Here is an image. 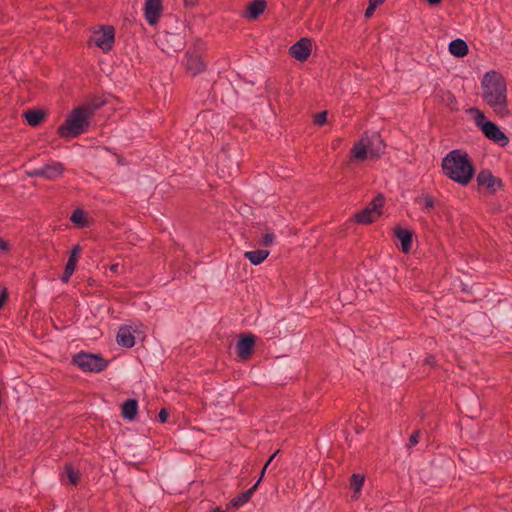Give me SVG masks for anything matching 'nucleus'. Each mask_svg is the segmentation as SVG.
<instances>
[{"instance_id":"obj_1","label":"nucleus","mask_w":512,"mask_h":512,"mask_svg":"<svg viewBox=\"0 0 512 512\" xmlns=\"http://www.w3.org/2000/svg\"><path fill=\"white\" fill-rule=\"evenodd\" d=\"M484 102L500 117L510 114L507 99V83L501 73L491 70L484 74L481 81Z\"/></svg>"},{"instance_id":"obj_2","label":"nucleus","mask_w":512,"mask_h":512,"mask_svg":"<svg viewBox=\"0 0 512 512\" xmlns=\"http://www.w3.org/2000/svg\"><path fill=\"white\" fill-rule=\"evenodd\" d=\"M441 168L444 176L461 186H467L475 176V166L469 154L462 149H454L446 154Z\"/></svg>"},{"instance_id":"obj_3","label":"nucleus","mask_w":512,"mask_h":512,"mask_svg":"<svg viewBox=\"0 0 512 512\" xmlns=\"http://www.w3.org/2000/svg\"><path fill=\"white\" fill-rule=\"evenodd\" d=\"M91 117V109L81 106L74 108L68 114L64 123L58 127V135L62 138H75L81 135L89 127Z\"/></svg>"},{"instance_id":"obj_4","label":"nucleus","mask_w":512,"mask_h":512,"mask_svg":"<svg viewBox=\"0 0 512 512\" xmlns=\"http://www.w3.org/2000/svg\"><path fill=\"white\" fill-rule=\"evenodd\" d=\"M72 363L84 372L99 373L106 369L108 362L98 354L79 352L73 356Z\"/></svg>"},{"instance_id":"obj_5","label":"nucleus","mask_w":512,"mask_h":512,"mask_svg":"<svg viewBox=\"0 0 512 512\" xmlns=\"http://www.w3.org/2000/svg\"><path fill=\"white\" fill-rule=\"evenodd\" d=\"M384 203L385 197L382 194H378L363 210L355 214V221L364 225L373 223L382 215L381 209Z\"/></svg>"},{"instance_id":"obj_6","label":"nucleus","mask_w":512,"mask_h":512,"mask_svg":"<svg viewBox=\"0 0 512 512\" xmlns=\"http://www.w3.org/2000/svg\"><path fill=\"white\" fill-rule=\"evenodd\" d=\"M384 147V144L379 138L376 149H373L368 144H365L364 140L362 139L353 145L350 153L352 159L362 162L366 160L368 157L372 159L378 158L380 154L383 153Z\"/></svg>"},{"instance_id":"obj_7","label":"nucleus","mask_w":512,"mask_h":512,"mask_svg":"<svg viewBox=\"0 0 512 512\" xmlns=\"http://www.w3.org/2000/svg\"><path fill=\"white\" fill-rule=\"evenodd\" d=\"M476 181L479 190L485 189L492 195L504 187L502 179L494 176L489 169L480 170L476 176Z\"/></svg>"},{"instance_id":"obj_8","label":"nucleus","mask_w":512,"mask_h":512,"mask_svg":"<svg viewBox=\"0 0 512 512\" xmlns=\"http://www.w3.org/2000/svg\"><path fill=\"white\" fill-rule=\"evenodd\" d=\"M182 64L186 71L192 76L200 74L206 68V64L202 60L201 54L196 49H189L186 51Z\"/></svg>"},{"instance_id":"obj_9","label":"nucleus","mask_w":512,"mask_h":512,"mask_svg":"<svg viewBox=\"0 0 512 512\" xmlns=\"http://www.w3.org/2000/svg\"><path fill=\"white\" fill-rule=\"evenodd\" d=\"M93 41L104 52L110 51L115 41L114 28L112 26H103L100 31L94 33Z\"/></svg>"},{"instance_id":"obj_10","label":"nucleus","mask_w":512,"mask_h":512,"mask_svg":"<svg viewBox=\"0 0 512 512\" xmlns=\"http://www.w3.org/2000/svg\"><path fill=\"white\" fill-rule=\"evenodd\" d=\"M255 348V336L251 333L242 334L236 344L237 356L240 361H247L251 358Z\"/></svg>"},{"instance_id":"obj_11","label":"nucleus","mask_w":512,"mask_h":512,"mask_svg":"<svg viewBox=\"0 0 512 512\" xmlns=\"http://www.w3.org/2000/svg\"><path fill=\"white\" fill-rule=\"evenodd\" d=\"M482 132L485 137L501 147H505L509 143L508 136L492 121H486V123L482 125Z\"/></svg>"},{"instance_id":"obj_12","label":"nucleus","mask_w":512,"mask_h":512,"mask_svg":"<svg viewBox=\"0 0 512 512\" xmlns=\"http://www.w3.org/2000/svg\"><path fill=\"white\" fill-rule=\"evenodd\" d=\"M311 51L312 40L309 38H301L290 47L289 54L296 60L304 62L310 56Z\"/></svg>"},{"instance_id":"obj_13","label":"nucleus","mask_w":512,"mask_h":512,"mask_svg":"<svg viewBox=\"0 0 512 512\" xmlns=\"http://www.w3.org/2000/svg\"><path fill=\"white\" fill-rule=\"evenodd\" d=\"M162 12V0H146L144 14L147 22L154 25L158 22Z\"/></svg>"},{"instance_id":"obj_14","label":"nucleus","mask_w":512,"mask_h":512,"mask_svg":"<svg viewBox=\"0 0 512 512\" xmlns=\"http://www.w3.org/2000/svg\"><path fill=\"white\" fill-rule=\"evenodd\" d=\"M64 171V165L57 161L42 166L43 178L46 180H56L63 175Z\"/></svg>"},{"instance_id":"obj_15","label":"nucleus","mask_w":512,"mask_h":512,"mask_svg":"<svg viewBox=\"0 0 512 512\" xmlns=\"http://www.w3.org/2000/svg\"><path fill=\"white\" fill-rule=\"evenodd\" d=\"M394 234L401 243V250L404 253H409L412 248L413 232L402 227H396Z\"/></svg>"},{"instance_id":"obj_16","label":"nucleus","mask_w":512,"mask_h":512,"mask_svg":"<svg viewBox=\"0 0 512 512\" xmlns=\"http://www.w3.org/2000/svg\"><path fill=\"white\" fill-rule=\"evenodd\" d=\"M259 484H260V482H255L254 486H252L251 488H249L248 490H246L244 492L239 493L237 496H235L233 499H231V501L227 505V509H230V507L238 509V508L242 507L243 505H245L251 499L254 492L258 488Z\"/></svg>"},{"instance_id":"obj_17","label":"nucleus","mask_w":512,"mask_h":512,"mask_svg":"<svg viewBox=\"0 0 512 512\" xmlns=\"http://www.w3.org/2000/svg\"><path fill=\"white\" fill-rule=\"evenodd\" d=\"M266 7H267V2L265 0H254L247 5L246 11H245V17L248 19L255 20L261 14L264 13Z\"/></svg>"},{"instance_id":"obj_18","label":"nucleus","mask_w":512,"mask_h":512,"mask_svg":"<svg viewBox=\"0 0 512 512\" xmlns=\"http://www.w3.org/2000/svg\"><path fill=\"white\" fill-rule=\"evenodd\" d=\"M116 341L118 345L125 348H132L135 345V337L127 326L120 327Z\"/></svg>"},{"instance_id":"obj_19","label":"nucleus","mask_w":512,"mask_h":512,"mask_svg":"<svg viewBox=\"0 0 512 512\" xmlns=\"http://www.w3.org/2000/svg\"><path fill=\"white\" fill-rule=\"evenodd\" d=\"M227 160V155L225 153L218 156L217 168L221 177H230L238 172L237 163H231L229 167L226 169L225 162Z\"/></svg>"},{"instance_id":"obj_20","label":"nucleus","mask_w":512,"mask_h":512,"mask_svg":"<svg viewBox=\"0 0 512 512\" xmlns=\"http://www.w3.org/2000/svg\"><path fill=\"white\" fill-rule=\"evenodd\" d=\"M449 52L455 57H464L468 54L467 43L462 39H455L449 43Z\"/></svg>"},{"instance_id":"obj_21","label":"nucleus","mask_w":512,"mask_h":512,"mask_svg":"<svg viewBox=\"0 0 512 512\" xmlns=\"http://www.w3.org/2000/svg\"><path fill=\"white\" fill-rule=\"evenodd\" d=\"M138 402L136 399H128L122 404V416L128 420H134L137 416Z\"/></svg>"},{"instance_id":"obj_22","label":"nucleus","mask_w":512,"mask_h":512,"mask_svg":"<svg viewBox=\"0 0 512 512\" xmlns=\"http://www.w3.org/2000/svg\"><path fill=\"white\" fill-rule=\"evenodd\" d=\"M23 115L27 123L32 127L38 126L46 116L45 112L39 109L27 110Z\"/></svg>"},{"instance_id":"obj_23","label":"nucleus","mask_w":512,"mask_h":512,"mask_svg":"<svg viewBox=\"0 0 512 512\" xmlns=\"http://www.w3.org/2000/svg\"><path fill=\"white\" fill-rule=\"evenodd\" d=\"M268 256L269 251L263 249L247 251L244 253V257L247 258L253 265L261 264Z\"/></svg>"},{"instance_id":"obj_24","label":"nucleus","mask_w":512,"mask_h":512,"mask_svg":"<svg viewBox=\"0 0 512 512\" xmlns=\"http://www.w3.org/2000/svg\"><path fill=\"white\" fill-rule=\"evenodd\" d=\"M414 202L423 203L422 211L425 213H429L436 205V199L428 193L417 196Z\"/></svg>"},{"instance_id":"obj_25","label":"nucleus","mask_w":512,"mask_h":512,"mask_svg":"<svg viewBox=\"0 0 512 512\" xmlns=\"http://www.w3.org/2000/svg\"><path fill=\"white\" fill-rule=\"evenodd\" d=\"M77 262L78 261H76V260L68 258V261L66 263L64 272H63V274L61 276V281L63 283H68L69 282L70 277L72 276V274L74 273V271L76 269Z\"/></svg>"},{"instance_id":"obj_26","label":"nucleus","mask_w":512,"mask_h":512,"mask_svg":"<svg viewBox=\"0 0 512 512\" xmlns=\"http://www.w3.org/2000/svg\"><path fill=\"white\" fill-rule=\"evenodd\" d=\"M442 99L446 106H448L451 110H458V102L455 95L452 92L446 91L443 94Z\"/></svg>"},{"instance_id":"obj_27","label":"nucleus","mask_w":512,"mask_h":512,"mask_svg":"<svg viewBox=\"0 0 512 512\" xmlns=\"http://www.w3.org/2000/svg\"><path fill=\"white\" fill-rule=\"evenodd\" d=\"M71 221L79 226L83 227L86 224L84 212L81 209H76L71 215Z\"/></svg>"},{"instance_id":"obj_28","label":"nucleus","mask_w":512,"mask_h":512,"mask_svg":"<svg viewBox=\"0 0 512 512\" xmlns=\"http://www.w3.org/2000/svg\"><path fill=\"white\" fill-rule=\"evenodd\" d=\"M363 484L364 482H351L350 489L353 493L351 496L352 499L356 500L359 498L363 488Z\"/></svg>"},{"instance_id":"obj_29","label":"nucleus","mask_w":512,"mask_h":512,"mask_svg":"<svg viewBox=\"0 0 512 512\" xmlns=\"http://www.w3.org/2000/svg\"><path fill=\"white\" fill-rule=\"evenodd\" d=\"M65 474L68 478V480H78L79 479V473L78 470L74 469V467L70 464H66L64 467Z\"/></svg>"},{"instance_id":"obj_30","label":"nucleus","mask_w":512,"mask_h":512,"mask_svg":"<svg viewBox=\"0 0 512 512\" xmlns=\"http://www.w3.org/2000/svg\"><path fill=\"white\" fill-rule=\"evenodd\" d=\"M275 235L273 232L268 231L262 236V239L260 241L261 245L263 246H271L274 243Z\"/></svg>"},{"instance_id":"obj_31","label":"nucleus","mask_w":512,"mask_h":512,"mask_svg":"<svg viewBox=\"0 0 512 512\" xmlns=\"http://www.w3.org/2000/svg\"><path fill=\"white\" fill-rule=\"evenodd\" d=\"M420 430H415L409 437V441L407 443V447L411 448L419 443L420 438Z\"/></svg>"},{"instance_id":"obj_32","label":"nucleus","mask_w":512,"mask_h":512,"mask_svg":"<svg viewBox=\"0 0 512 512\" xmlns=\"http://www.w3.org/2000/svg\"><path fill=\"white\" fill-rule=\"evenodd\" d=\"M279 453V450H277L276 452H274L270 458L267 460V462L265 463L264 467L262 468V470L260 471L259 475H258V478L257 480L258 481H261L264 477V474L267 470V468L269 467L270 463L273 461V459L276 457V455Z\"/></svg>"},{"instance_id":"obj_33","label":"nucleus","mask_w":512,"mask_h":512,"mask_svg":"<svg viewBox=\"0 0 512 512\" xmlns=\"http://www.w3.org/2000/svg\"><path fill=\"white\" fill-rule=\"evenodd\" d=\"M473 111L476 112V116H475V122L477 124V126H479L481 129H482V125L484 123H486V119H485V115L482 111L478 110V109H473Z\"/></svg>"},{"instance_id":"obj_34","label":"nucleus","mask_w":512,"mask_h":512,"mask_svg":"<svg viewBox=\"0 0 512 512\" xmlns=\"http://www.w3.org/2000/svg\"><path fill=\"white\" fill-rule=\"evenodd\" d=\"M326 121H327V112L326 111L319 112L315 115V118H314L315 124L321 126V125L325 124Z\"/></svg>"},{"instance_id":"obj_35","label":"nucleus","mask_w":512,"mask_h":512,"mask_svg":"<svg viewBox=\"0 0 512 512\" xmlns=\"http://www.w3.org/2000/svg\"><path fill=\"white\" fill-rule=\"evenodd\" d=\"M105 102L104 101H92L87 103L86 105H82L81 107L89 108L92 110V115L96 110H98L100 107L103 106Z\"/></svg>"},{"instance_id":"obj_36","label":"nucleus","mask_w":512,"mask_h":512,"mask_svg":"<svg viewBox=\"0 0 512 512\" xmlns=\"http://www.w3.org/2000/svg\"><path fill=\"white\" fill-rule=\"evenodd\" d=\"M81 251H82V248L80 245H75L71 252H70V255H69V259H73V260H76L78 261L79 257H80V254H81Z\"/></svg>"},{"instance_id":"obj_37","label":"nucleus","mask_w":512,"mask_h":512,"mask_svg":"<svg viewBox=\"0 0 512 512\" xmlns=\"http://www.w3.org/2000/svg\"><path fill=\"white\" fill-rule=\"evenodd\" d=\"M27 175L29 177H40V178H43L42 167L35 168L33 170L27 171Z\"/></svg>"},{"instance_id":"obj_38","label":"nucleus","mask_w":512,"mask_h":512,"mask_svg":"<svg viewBox=\"0 0 512 512\" xmlns=\"http://www.w3.org/2000/svg\"><path fill=\"white\" fill-rule=\"evenodd\" d=\"M169 417V412L166 408H162L158 414L159 421L165 423Z\"/></svg>"},{"instance_id":"obj_39","label":"nucleus","mask_w":512,"mask_h":512,"mask_svg":"<svg viewBox=\"0 0 512 512\" xmlns=\"http://www.w3.org/2000/svg\"><path fill=\"white\" fill-rule=\"evenodd\" d=\"M10 251L9 243L0 237V252L8 253Z\"/></svg>"},{"instance_id":"obj_40","label":"nucleus","mask_w":512,"mask_h":512,"mask_svg":"<svg viewBox=\"0 0 512 512\" xmlns=\"http://www.w3.org/2000/svg\"><path fill=\"white\" fill-rule=\"evenodd\" d=\"M8 299V292L7 289L4 288L2 292L0 293V309L3 307L4 303Z\"/></svg>"},{"instance_id":"obj_41","label":"nucleus","mask_w":512,"mask_h":512,"mask_svg":"<svg viewBox=\"0 0 512 512\" xmlns=\"http://www.w3.org/2000/svg\"><path fill=\"white\" fill-rule=\"evenodd\" d=\"M375 9H376V7L368 4L367 9L365 10V17L370 18L373 15Z\"/></svg>"},{"instance_id":"obj_42","label":"nucleus","mask_w":512,"mask_h":512,"mask_svg":"<svg viewBox=\"0 0 512 512\" xmlns=\"http://www.w3.org/2000/svg\"><path fill=\"white\" fill-rule=\"evenodd\" d=\"M424 362L430 366H434L436 364V359L433 355H428Z\"/></svg>"},{"instance_id":"obj_43","label":"nucleus","mask_w":512,"mask_h":512,"mask_svg":"<svg viewBox=\"0 0 512 512\" xmlns=\"http://www.w3.org/2000/svg\"><path fill=\"white\" fill-rule=\"evenodd\" d=\"M349 480H365V475L361 473H353Z\"/></svg>"},{"instance_id":"obj_44","label":"nucleus","mask_w":512,"mask_h":512,"mask_svg":"<svg viewBox=\"0 0 512 512\" xmlns=\"http://www.w3.org/2000/svg\"><path fill=\"white\" fill-rule=\"evenodd\" d=\"M119 267H120V266H119V264H118V263H114V264H111V265L109 266V270H110V272H111V273H114V274H115V273H118V271H119Z\"/></svg>"},{"instance_id":"obj_45","label":"nucleus","mask_w":512,"mask_h":512,"mask_svg":"<svg viewBox=\"0 0 512 512\" xmlns=\"http://www.w3.org/2000/svg\"><path fill=\"white\" fill-rule=\"evenodd\" d=\"M384 1L385 0H369V4L377 8L378 6L383 4Z\"/></svg>"},{"instance_id":"obj_46","label":"nucleus","mask_w":512,"mask_h":512,"mask_svg":"<svg viewBox=\"0 0 512 512\" xmlns=\"http://www.w3.org/2000/svg\"><path fill=\"white\" fill-rule=\"evenodd\" d=\"M426 1L431 6H435V5H438L439 3H441V0H426Z\"/></svg>"},{"instance_id":"obj_47","label":"nucleus","mask_w":512,"mask_h":512,"mask_svg":"<svg viewBox=\"0 0 512 512\" xmlns=\"http://www.w3.org/2000/svg\"><path fill=\"white\" fill-rule=\"evenodd\" d=\"M184 3H185V6H187V7H188V6L192 7V6H194V5H195V3H196V2H195L194 0H184Z\"/></svg>"},{"instance_id":"obj_48","label":"nucleus","mask_w":512,"mask_h":512,"mask_svg":"<svg viewBox=\"0 0 512 512\" xmlns=\"http://www.w3.org/2000/svg\"><path fill=\"white\" fill-rule=\"evenodd\" d=\"M362 430H363L362 427H356L355 428V431H356L357 434L361 433Z\"/></svg>"},{"instance_id":"obj_49","label":"nucleus","mask_w":512,"mask_h":512,"mask_svg":"<svg viewBox=\"0 0 512 512\" xmlns=\"http://www.w3.org/2000/svg\"><path fill=\"white\" fill-rule=\"evenodd\" d=\"M212 512H224V511L221 510L219 507H217V508L213 509Z\"/></svg>"},{"instance_id":"obj_50","label":"nucleus","mask_w":512,"mask_h":512,"mask_svg":"<svg viewBox=\"0 0 512 512\" xmlns=\"http://www.w3.org/2000/svg\"><path fill=\"white\" fill-rule=\"evenodd\" d=\"M328 478H330V476L328 475V473H327V471H326V472H325L324 479L326 480V479H328Z\"/></svg>"}]
</instances>
